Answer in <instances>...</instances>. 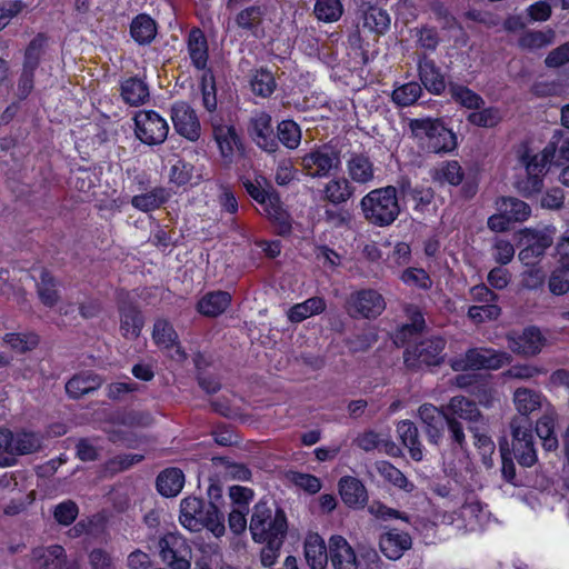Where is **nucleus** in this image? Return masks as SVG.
<instances>
[{"label": "nucleus", "instance_id": "obj_1", "mask_svg": "<svg viewBox=\"0 0 569 569\" xmlns=\"http://www.w3.org/2000/svg\"><path fill=\"white\" fill-rule=\"evenodd\" d=\"M179 521L183 528L192 532H199L206 528L216 538L222 537L226 532L224 519L217 505H206L196 497L181 500Z\"/></svg>", "mask_w": 569, "mask_h": 569}, {"label": "nucleus", "instance_id": "obj_2", "mask_svg": "<svg viewBox=\"0 0 569 569\" xmlns=\"http://www.w3.org/2000/svg\"><path fill=\"white\" fill-rule=\"evenodd\" d=\"M287 529L286 513L274 502L260 500L253 506L249 523L253 541L271 540L278 542L279 539H284Z\"/></svg>", "mask_w": 569, "mask_h": 569}, {"label": "nucleus", "instance_id": "obj_3", "mask_svg": "<svg viewBox=\"0 0 569 569\" xmlns=\"http://www.w3.org/2000/svg\"><path fill=\"white\" fill-rule=\"evenodd\" d=\"M365 219L379 227L390 226L400 213L397 190L392 186L368 192L360 201Z\"/></svg>", "mask_w": 569, "mask_h": 569}, {"label": "nucleus", "instance_id": "obj_4", "mask_svg": "<svg viewBox=\"0 0 569 569\" xmlns=\"http://www.w3.org/2000/svg\"><path fill=\"white\" fill-rule=\"evenodd\" d=\"M556 153L553 143L546 146L540 152L532 153L527 144H521L517 150L519 162L525 167L527 179L519 182L520 192L529 197L541 190L543 186L542 177L548 164L551 163Z\"/></svg>", "mask_w": 569, "mask_h": 569}, {"label": "nucleus", "instance_id": "obj_5", "mask_svg": "<svg viewBox=\"0 0 569 569\" xmlns=\"http://www.w3.org/2000/svg\"><path fill=\"white\" fill-rule=\"evenodd\" d=\"M410 129L432 152H450L457 147L456 134L437 119H413Z\"/></svg>", "mask_w": 569, "mask_h": 569}, {"label": "nucleus", "instance_id": "obj_6", "mask_svg": "<svg viewBox=\"0 0 569 569\" xmlns=\"http://www.w3.org/2000/svg\"><path fill=\"white\" fill-rule=\"evenodd\" d=\"M447 415L445 421L448 426L451 439L455 443L462 447L465 443V432L458 419L466 420L470 423L478 422L482 416L475 401L463 397H452L449 403L445 407Z\"/></svg>", "mask_w": 569, "mask_h": 569}, {"label": "nucleus", "instance_id": "obj_7", "mask_svg": "<svg viewBox=\"0 0 569 569\" xmlns=\"http://www.w3.org/2000/svg\"><path fill=\"white\" fill-rule=\"evenodd\" d=\"M510 362L511 356L505 351L490 348H473L468 350L465 356L450 360V366L455 371L498 370Z\"/></svg>", "mask_w": 569, "mask_h": 569}, {"label": "nucleus", "instance_id": "obj_8", "mask_svg": "<svg viewBox=\"0 0 569 569\" xmlns=\"http://www.w3.org/2000/svg\"><path fill=\"white\" fill-rule=\"evenodd\" d=\"M134 134L144 144H162L169 133L167 120L153 110H140L134 116Z\"/></svg>", "mask_w": 569, "mask_h": 569}, {"label": "nucleus", "instance_id": "obj_9", "mask_svg": "<svg viewBox=\"0 0 569 569\" xmlns=\"http://www.w3.org/2000/svg\"><path fill=\"white\" fill-rule=\"evenodd\" d=\"M158 548L170 569H191L192 549L183 536L169 532L159 539Z\"/></svg>", "mask_w": 569, "mask_h": 569}, {"label": "nucleus", "instance_id": "obj_10", "mask_svg": "<svg viewBox=\"0 0 569 569\" xmlns=\"http://www.w3.org/2000/svg\"><path fill=\"white\" fill-rule=\"evenodd\" d=\"M446 341L440 337L425 339L405 352V363L408 368L420 369L423 366H439L445 360Z\"/></svg>", "mask_w": 569, "mask_h": 569}, {"label": "nucleus", "instance_id": "obj_11", "mask_svg": "<svg viewBox=\"0 0 569 569\" xmlns=\"http://www.w3.org/2000/svg\"><path fill=\"white\" fill-rule=\"evenodd\" d=\"M340 166L339 152L330 146H321L301 158V167L312 178L328 177Z\"/></svg>", "mask_w": 569, "mask_h": 569}, {"label": "nucleus", "instance_id": "obj_12", "mask_svg": "<svg viewBox=\"0 0 569 569\" xmlns=\"http://www.w3.org/2000/svg\"><path fill=\"white\" fill-rule=\"evenodd\" d=\"M385 309V298L373 289L359 290L350 295L348 299V312L351 317L376 318Z\"/></svg>", "mask_w": 569, "mask_h": 569}, {"label": "nucleus", "instance_id": "obj_13", "mask_svg": "<svg viewBox=\"0 0 569 569\" xmlns=\"http://www.w3.org/2000/svg\"><path fill=\"white\" fill-rule=\"evenodd\" d=\"M171 120L178 134L189 141H197L201 134V126L196 111L184 101H178L171 107Z\"/></svg>", "mask_w": 569, "mask_h": 569}, {"label": "nucleus", "instance_id": "obj_14", "mask_svg": "<svg viewBox=\"0 0 569 569\" xmlns=\"http://www.w3.org/2000/svg\"><path fill=\"white\" fill-rule=\"evenodd\" d=\"M509 349L525 357L538 355L546 345V338L537 327H528L520 335H508Z\"/></svg>", "mask_w": 569, "mask_h": 569}, {"label": "nucleus", "instance_id": "obj_15", "mask_svg": "<svg viewBox=\"0 0 569 569\" xmlns=\"http://www.w3.org/2000/svg\"><path fill=\"white\" fill-rule=\"evenodd\" d=\"M249 133L256 144L266 152L278 150V140L271 124V117L266 112L256 113L249 124Z\"/></svg>", "mask_w": 569, "mask_h": 569}, {"label": "nucleus", "instance_id": "obj_16", "mask_svg": "<svg viewBox=\"0 0 569 569\" xmlns=\"http://www.w3.org/2000/svg\"><path fill=\"white\" fill-rule=\"evenodd\" d=\"M253 199L262 207L263 213L279 224L281 233L290 230L289 216L283 209L279 196L270 187L254 196Z\"/></svg>", "mask_w": 569, "mask_h": 569}, {"label": "nucleus", "instance_id": "obj_17", "mask_svg": "<svg viewBox=\"0 0 569 569\" xmlns=\"http://www.w3.org/2000/svg\"><path fill=\"white\" fill-rule=\"evenodd\" d=\"M152 338L157 346L167 350L176 361L186 359V353L178 342V335L173 327L164 319H158L153 325Z\"/></svg>", "mask_w": 569, "mask_h": 569}, {"label": "nucleus", "instance_id": "obj_18", "mask_svg": "<svg viewBox=\"0 0 569 569\" xmlns=\"http://www.w3.org/2000/svg\"><path fill=\"white\" fill-rule=\"evenodd\" d=\"M418 415L425 425L429 441L438 445L443 436V421L447 415L445 407L439 409L431 403H423L419 407Z\"/></svg>", "mask_w": 569, "mask_h": 569}, {"label": "nucleus", "instance_id": "obj_19", "mask_svg": "<svg viewBox=\"0 0 569 569\" xmlns=\"http://www.w3.org/2000/svg\"><path fill=\"white\" fill-rule=\"evenodd\" d=\"M329 556L335 569H358L355 550L342 536L335 535L329 539Z\"/></svg>", "mask_w": 569, "mask_h": 569}, {"label": "nucleus", "instance_id": "obj_20", "mask_svg": "<svg viewBox=\"0 0 569 569\" xmlns=\"http://www.w3.org/2000/svg\"><path fill=\"white\" fill-rule=\"evenodd\" d=\"M38 569H74L68 562L64 549L59 545L38 547L32 550Z\"/></svg>", "mask_w": 569, "mask_h": 569}, {"label": "nucleus", "instance_id": "obj_21", "mask_svg": "<svg viewBox=\"0 0 569 569\" xmlns=\"http://www.w3.org/2000/svg\"><path fill=\"white\" fill-rule=\"evenodd\" d=\"M412 546V539L409 533L391 529L381 535L379 547L381 552L391 560H398L405 551Z\"/></svg>", "mask_w": 569, "mask_h": 569}, {"label": "nucleus", "instance_id": "obj_22", "mask_svg": "<svg viewBox=\"0 0 569 569\" xmlns=\"http://www.w3.org/2000/svg\"><path fill=\"white\" fill-rule=\"evenodd\" d=\"M305 558L311 569H325L329 556V548L321 536L310 532L305 539Z\"/></svg>", "mask_w": 569, "mask_h": 569}, {"label": "nucleus", "instance_id": "obj_23", "mask_svg": "<svg viewBox=\"0 0 569 569\" xmlns=\"http://www.w3.org/2000/svg\"><path fill=\"white\" fill-rule=\"evenodd\" d=\"M513 403L522 418L528 417L530 413L541 409L543 403L550 408L549 402L541 392L526 387L517 388L515 390Z\"/></svg>", "mask_w": 569, "mask_h": 569}, {"label": "nucleus", "instance_id": "obj_24", "mask_svg": "<svg viewBox=\"0 0 569 569\" xmlns=\"http://www.w3.org/2000/svg\"><path fill=\"white\" fill-rule=\"evenodd\" d=\"M397 433L403 446L408 448L410 457L416 461H421L423 447L416 425L410 420H401L397 425Z\"/></svg>", "mask_w": 569, "mask_h": 569}, {"label": "nucleus", "instance_id": "obj_25", "mask_svg": "<svg viewBox=\"0 0 569 569\" xmlns=\"http://www.w3.org/2000/svg\"><path fill=\"white\" fill-rule=\"evenodd\" d=\"M213 136L221 157L226 162H231L236 150L240 148V140L234 128L227 124L216 126L213 128Z\"/></svg>", "mask_w": 569, "mask_h": 569}, {"label": "nucleus", "instance_id": "obj_26", "mask_svg": "<svg viewBox=\"0 0 569 569\" xmlns=\"http://www.w3.org/2000/svg\"><path fill=\"white\" fill-rule=\"evenodd\" d=\"M346 166L348 176L356 183L366 184L371 182L375 178L373 163L363 154H351Z\"/></svg>", "mask_w": 569, "mask_h": 569}, {"label": "nucleus", "instance_id": "obj_27", "mask_svg": "<svg viewBox=\"0 0 569 569\" xmlns=\"http://www.w3.org/2000/svg\"><path fill=\"white\" fill-rule=\"evenodd\" d=\"M419 78L431 93L440 94L446 89L443 74L430 59L423 58L419 61Z\"/></svg>", "mask_w": 569, "mask_h": 569}, {"label": "nucleus", "instance_id": "obj_28", "mask_svg": "<svg viewBox=\"0 0 569 569\" xmlns=\"http://www.w3.org/2000/svg\"><path fill=\"white\" fill-rule=\"evenodd\" d=\"M390 26V17L388 12L379 7H368L362 11L361 22L358 27L362 31L373 32L377 34L385 33Z\"/></svg>", "mask_w": 569, "mask_h": 569}, {"label": "nucleus", "instance_id": "obj_29", "mask_svg": "<svg viewBox=\"0 0 569 569\" xmlns=\"http://www.w3.org/2000/svg\"><path fill=\"white\" fill-rule=\"evenodd\" d=\"M102 385V379L92 372H82L73 376L66 383V391L69 397L78 399L87 393H90Z\"/></svg>", "mask_w": 569, "mask_h": 569}, {"label": "nucleus", "instance_id": "obj_30", "mask_svg": "<svg viewBox=\"0 0 569 569\" xmlns=\"http://www.w3.org/2000/svg\"><path fill=\"white\" fill-rule=\"evenodd\" d=\"M187 46L192 64L199 70L204 69L209 57L204 33L198 28L192 29L189 32Z\"/></svg>", "mask_w": 569, "mask_h": 569}, {"label": "nucleus", "instance_id": "obj_31", "mask_svg": "<svg viewBox=\"0 0 569 569\" xmlns=\"http://www.w3.org/2000/svg\"><path fill=\"white\" fill-rule=\"evenodd\" d=\"M339 492L342 501L349 507L362 506L367 500L363 485L353 477H343L339 481Z\"/></svg>", "mask_w": 569, "mask_h": 569}, {"label": "nucleus", "instance_id": "obj_32", "mask_svg": "<svg viewBox=\"0 0 569 569\" xmlns=\"http://www.w3.org/2000/svg\"><path fill=\"white\" fill-rule=\"evenodd\" d=\"M170 197V190L163 187H157L146 193L132 197L131 204L142 212H148L161 207Z\"/></svg>", "mask_w": 569, "mask_h": 569}, {"label": "nucleus", "instance_id": "obj_33", "mask_svg": "<svg viewBox=\"0 0 569 569\" xmlns=\"http://www.w3.org/2000/svg\"><path fill=\"white\" fill-rule=\"evenodd\" d=\"M184 486V475L178 468H168L157 478V489L164 497H176Z\"/></svg>", "mask_w": 569, "mask_h": 569}, {"label": "nucleus", "instance_id": "obj_34", "mask_svg": "<svg viewBox=\"0 0 569 569\" xmlns=\"http://www.w3.org/2000/svg\"><path fill=\"white\" fill-rule=\"evenodd\" d=\"M149 88L143 80L132 77L121 83V97L130 106H139L149 99Z\"/></svg>", "mask_w": 569, "mask_h": 569}, {"label": "nucleus", "instance_id": "obj_35", "mask_svg": "<svg viewBox=\"0 0 569 569\" xmlns=\"http://www.w3.org/2000/svg\"><path fill=\"white\" fill-rule=\"evenodd\" d=\"M231 296L226 291L207 293L199 302L198 310L208 317H217L230 305Z\"/></svg>", "mask_w": 569, "mask_h": 569}, {"label": "nucleus", "instance_id": "obj_36", "mask_svg": "<svg viewBox=\"0 0 569 569\" xmlns=\"http://www.w3.org/2000/svg\"><path fill=\"white\" fill-rule=\"evenodd\" d=\"M143 327V318L140 312L131 306L120 309V330L124 338L136 339L140 336Z\"/></svg>", "mask_w": 569, "mask_h": 569}, {"label": "nucleus", "instance_id": "obj_37", "mask_svg": "<svg viewBox=\"0 0 569 569\" xmlns=\"http://www.w3.org/2000/svg\"><path fill=\"white\" fill-rule=\"evenodd\" d=\"M497 210L505 212L510 221L522 222L531 214V208L525 201L513 197H502L496 202Z\"/></svg>", "mask_w": 569, "mask_h": 569}, {"label": "nucleus", "instance_id": "obj_38", "mask_svg": "<svg viewBox=\"0 0 569 569\" xmlns=\"http://www.w3.org/2000/svg\"><path fill=\"white\" fill-rule=\"evenodd\" d=\"M130 33L133 40L139 44H148L156 38V22L148 14H139L130 24Z\"/></svg>", "mask_w": 569, "mask_h": 569}, {"label": "nucleus", "instance_id": "obj_39", "mask_svg": "<svg viewBox=\"0 0 569 569\" xmlns=\"http://www.w3.org/2000/svg\"><path fill=\"white\" fill-rule=\"evenodd\" d=\"M556 412L553 408H548L546 413L538 420L536 432L542 440L546 450L551 451L558 447V440L555 436Z\"/></svg>", "mask_w": 569, "mask_h": 569}, {"label": "nucleus", "instance_id": "obj_40", "mask_svg": "<svg viewBox=\"0 0 569 569\" xmlns=\"http://www.w3.org/2000/svg\"><path fill=\"white\" fill-rule=\"evenodd\" d=\"M13 457L31 455L42 448V437L39 433L30 431L12 432Z\"/></svg>", "mask_w": 569, "mask_h": 569}, {"label": "nucleus", "instance_id": "obj_41", "mask_svg": "<svg viewBox=\"0 0 569 569\" xmlns=\"http://www.w3.org/2000/svg\"><path fill=\"white\" fill-rule=\"evenodd\" d=\"M325 309V300L320 297H312L292 306L288 311V319L291 322H301L311 316L321 313Z\"/></svg>", "mask_w": 569, "mask_h": 569}, {"label": "nucleus", "instance_id": "obj_42", "mask_svg": "<svg viewBox=\"0 0 569 569\" xmlns=\"http://www.w3.org/2000/svg\"><path fill=\"white\" fill-rule=\"evenodd\" d=\"M3 345L17 353H26L37 348L39 337L34 332H10L2 338Z\"/></svg>", "mask_w": 569, "mask_h": 569}, {"label": "nucleus", "instance_id": "obj_43", "mask_svg": "<svg viewBox=\"0 0 569 569\" xmlns=\"http://www.w3.org/2000/svg\"><path fill=\"white\" fill-rule=\"evenodd\" d=\"M325 199L333 204L348 201L353 194V188L345 178L331 179L323 188Z\"/></svg>", "mask_w": 569, "mask_h": 569}, {"label": "nucleus", "instance_id": "obj_44", "mask_svg": "<svg viewBox=\"0 0 569 569\" xmlns=\"http://www.w3.org/2000/svg\"><path fill=\"white\" fill-rule=\"evenodd\" d=\"M264 10L259 6H251L241 10L236 17V23L239 28L250 31L253 36L260 34Z\"/></svg>", "mask_w": 569, "mask_h": 569}, {"label": "nucleus", "instance_id": "obj_45", "mask_svg": "<svg viewBox=\"0 0 569 569\" xmlns=\"http://www.w3.org/2000/svg\"><path fill=\"white\" fill-rule=\"evenodd\" d=\"M463 171L458 161H445L435 168L432 179L439 183L458 186L463 180Z\"/></svg>", "mask_w": 569, "mask_h": 569}, {"label": "nucleus", "instance_id": "obj_46", "mask_svg": "<svg viewBox=\"0 0 569 569\" xmlns=\"http://www.w3.org/2000/svg\"><path fill=\"white\" fill-rule=\"evenodd\" d=\"M553 228H545L541 230L525 229L522 231L523 238L528 244H531L536 250V257H540L545 253L553 242Z\"/></svg>", "mask_w": 569, "mask_h": 569}, {"label": "nucleus", "instance_id": "obj_47", "mask_svg": "<svg viewBox=\"0 0 569 569\" xmlns=\"http://www.w3.org/2000/svg\"><path fill=\"white\" fill-rule=\"evenodd\" d=\"M212 462L227 479L247 481L251 478V471L243 463L233 462L226 458H214Z\"/></svg>", "mask_w": 569, "mask_h": 569}, {"label": "nucleus", "instance_id": "obj_48", "mask_svg": "<svg viewBox=\"0 0 569 569\" xmlns=\"http://www.w3.org/2000/svg\"><path fill=\"white\" fill-rule=\"evenodd\" d=\"M276 86L273 74L266 69L256 70L251 74L250 88L256 96L267 98L273 93Z\"/></svg>", "mask_w": 569, "mask_h": 569}, {"label": "nucleus", "instance_id": "obj_49", "mask_svg": "<svg viewBox=\"0 0 569 569\" xmlns=\"http://www.w3.org/2000/svg\"><path fill=\"white\" fill-rule=\"evenodd\" d=\"M38 296L43 305L53 307L59 300V293L57 289V281L47 271H40V278L37 282Z\"/></svg>", "mask_w": 569, "mask_h": 569}, {"label": "nucleus", "instance_id": "obj_50", "mask_svg": "<svg viewBox=\"0 0 569 569\" xmlns=\"http://www.w3.org/2000/svg\"><path fill=\"white\" fill-rule=\"evenodd\" d=\"M278 143L281 142L288 149H296L301 141V130L292 120H283L278 124Z\"/></svg>", "mask_w": 569, "mask_h": 569}, {"label": "nucleus", "instance_id": "obj_51", "mask_svg": "<svg viewBox=\"0 0 569 569\" xmlns=\"http://www.w3.org/2000/svg\"><path fill=\"white\" fill-rule=\"evenodd\" d=\"M407 316L410 319V322L405 323L396 335V342L403 343L408 337L418 333L425 327V320L421 312L416 307H408Z\"/></svg>", "mask_w": 569, "mask_h": 569}, {"label": "nucleus", "instance_id": "obj_52", "mask_svg": "<svg viewBox=\"0 0 569 569\" xmlns=\"http://www.w3.org/2000/svg\"><path fill=\"white\" fill-rule=\"evenodd\" d=\"M377 471L389 482L395 486L403 489L406 491H411L413 489V485L407 479V477L395 466L387 461H380L376 465Z\"/></svg>", "mask_w": 569, "mask_h": 569}, {"label": "nucleus", "instance_id": "obj_53", "mask_svg": "<svg viewBox=\"0 0 569 569\" xmlns=\"http://www.w3.org/2000/svg\"><path fill=\"white\" fill-rule=\"evenodd\" d=\"M552 31H527L519 38V47L525 50H537L552 43Z\"/></svg>", "mask_w": 569, "mask_h": 569}, {"label": "nucleus", "instance_id": "obj_54", "mask_svg": "<svg viewBox=\"0 0 569 569\" xmlns=\"http://www.w3.org/2000/svg\"><path fill=\"white\" fill-rule=\"evenodd\" d=\"M449 90L452 99L468 109H479L483 104L482 98L465 86L450 84Z\"/></svg>", "mask_w": 569, "mask_h": 569}, {"label": "nucleus", "instance_id": "obj_55", "mask_svg": "<svg viewBox=\"0 0 569 569\" xmlns=\"http://www.w3.org/2000/svg\"><path fill=\"white\" fill-rule=\"evenodd\" d=\"M343 12L340 0H317L315 13L317 18L325 22H333L340 19Z\"/></svg>", "mask_w": 569, "mask_h": 569}, {"label": "nucleus", "instance_id": "obj_56", "mask_svg": "<svg viewBox=\"0 0 569 569\" xmlns=\"http://www.w3.org/2000/svg\"><path fill=\"white\" fill-rule=\"evenodd\" d=\"M422 89L418 82H408L392 92V100L399 106H410L421 96Z\"/></svg>", "mask_w": 569, "mask_h": 569}, {"label": "nucleus", "instance_id": "obj_57", "mask_svg": "<svg viewBox=\"0 0 569 569\" xmlns=\"http://www.w3.org/2000/svg\"><path fill=\"white\" fill-rule=\"evenodd\" d=\"M513 448L526 447L533 440L531 423L527 418H515L511 422Z\"/></svg>", "mask_w": 569, "mask_h": 569}, {"label": "nucleus", "instance_id": "obj_58", "mask_svg": "<svg viewBox=\"0 0 569 569\" xmlns=\"http://www.w3.org/2000/svg\"><path fill=\"white\" fill-rule=\"evenodd\" d=\"M501 118L502 117L499 109L493 107L471 112L468 116V120L470 123L483 128H491L497 126L500 122Z\"/></svg>", "mask_w": 569, "mask_h": 569}, {"label": "nucleus", "instance_id": "obj_59", "mask_svg": "<svg viewBox=\"0 0 569 569\" xmlns=\"http://www.w3.org/2000/svg\"><path fill=\"white\" fill-rule=\"evenodd\" d=\"M12 431L0 428V468L12 467L17 463V458L12 451Z\"/></svg>", "mask_w": 569, "mask_h": 569}, {"label": "nucleus", "instance_id": "obj_60", "mask_svg": "<svg viewBox=\"0 0 569 569\" xmlns=\"http://www.w3.org/2000/svg\"><path fill=\"white\" fill-rule=\"evenodd\" d=\"M501 309L496 303H483L480 306H472L468 310V317L476 323H482L498 319Z\"/></svg>", "mask_w": 569, "mask_h": 569}, {"label": "nucleus", "instance_id": "obj_61", "mask_svg": "<svg viewBox=\"0 0 569 569\" xmlns=\"http://www.w3.org/2000/svg\"><path fill=\"white\" fill-rule=\"evenodd\" d=\"M170 181L177 186H184L191 183L194 179V167L183 160H178L171 166Z\"/></svg>", "mask_w": 569, "mask_h": 569}, {"label": "nucleus", "instance_id": "obj_62", "mask_svg": "<svg viewBox=\"0 0 569 569\" xmlns=\"http://www.w3.org/2000/svg\"><path fill=\"white\" fill-rule=\"evenodd\" d=\"M79 515L78 505L72 500H64L58 503L53 509V517L61 526L71 525Z\"/></svg>", "mask_w": 569, "mask_h": 569}, {"label": "nucleus", "instance_id": "obj_63", "mask_svg": "<svg viewBox=\"0 0 569 569\" xmlns=\"http://www.w3.org/2000/svg\"><path fill=\"white\" fill-rule=\"evenodd\" d=\"M46 43V38L42 34H38L27 47L24 52V62L23 68L36 70L41 54L43 52V47Z\"/></svg>", "mask_w": 569, "mask_h": 569}, {"label": "nucleus", "instance_id": "obj_64", "mask_svg": "<svg viewBox=\"0 0 569 569\" xmlns=\"http://www.w3.org/2000/svg\"><path fill=\"white\" fill-rule=\"evenodd\" d=\"M460 516L465 520L480 522L486 517L482 503L473 496L467 497L460 508Z\"/></svg>", "mask_w": 569, "mask_h": 569}]
</instances>
